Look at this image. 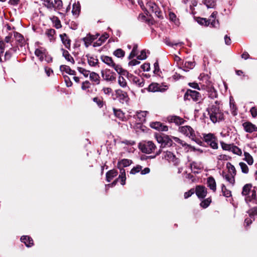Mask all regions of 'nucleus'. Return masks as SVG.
Segmentation results:
<instances>
[{
  "instance_id": "obj_1",
  "label": "nucleus",
  "mask_w": 257,
  "mask_h": 257,
  "mask_svg": "<svg viewBox=\"0 0 257 257\" xmlns=\"http://www.w3.org/2000/svg\"><path fill=\"white\" fill-rule=\"evenodd\" d=\"M219 103L218 101L215 100V104H212L210 107L207 108L210 119L213 123L219 122L224 119L223 113L219 108Z\"/></svg>"
},
{
  "instance_id": "obj_2",
  "label": "nucleus",
  "mask_w": 257,
  "mask_h": 257,
  "mask_svg": "<svg viewBox=\"0 0 257 257\" xmlns=\"http://www.w3.org/2000/svg\"><path fill=\"white\" fill-rule=\"evenodd\" d=\"M241 194L245 197L244 199L247 203H257L256 191L252 187L251 184H245L242 188Z\"/></svg>"
},
{
  "instance_id": "obj_3",
  "label": "nucleus",
  "mask_w": 257,
  "mask_h": 257,
  "mask_svg": "<svg viewBox=\"0 0 257 257\" xmlns=\"http://www.w3.org/2000/svg\"><path fill=\"white\" fill-rule=\"evenodd\" d=\"M138 3L143 10L147 11L148 13H154L158 18L161 17V12L158 6L154 2H147L146 7H145L142 0H138Z\"/></svg>"
},
{
  "instance_id": "obj_4",
  "label": "nucleus",
  "mask_w": 257,
  "mask_h": 257,
  "mask_svg": "<svg viewBox=\"0 0 257 257\" xmlns=\"http://www.w3.org/2000/svg\"><path fill=\"white\" fill-rule=\"evenodd\" d=\"M139 148L143 153L149 154L154 152L156 146L152 141H144L139 143Z\"/></svg>"
},
{
  "instance_id": "obj_5",
  "label": "nucleus",
  "mask_w": 257,
  "mask_h": 257,
  "mask_svg": "<svg viewBox=\"0 0 257 257\" xmlns=\"http://www.w3.org/2000/svg\"><path fill=\"white\" fill-rule=\"evenodd\" d=\"M43 5L50 10H60L62 7L61 0H41Z\"/></svg>"
},
{
  "instance_id": "obj_6",
  "label": "nucleus",
  "mask_w": 257,
  "mask_h": 257,
  "mask_svg": "<svg viewBox=\"0 0 257 257\" xmlns=\"http://www.w3.org/2000/svg\"><path fill=\"white\" fill-rule=\"evenodd\" d=\"M179 131L186 137L193 141H196V136L195 131L189 125H185L179 127Z\"/></svg>"
},
{
  "instance_id": "obj_7",
  "label": "nucleus",
  "mask_w": 257,
  "mask_h": 257,
  "mask_svg": "<svg viewBox=\"0 0 257 257\" xmlns=\"http://www.w3.org/2000/svg\"><path fill=\"white\" fill-rule=\"evenodd\" d=\"M35 54L41 61H45L50 63L52 61V58L47 54L46 49L42 47L36 49Z\"/></svg>"
},
{
  "instance_id": "obj_8",
  "label": "nucleus",
  "mask_w": 257,
  "mask_h": 257,
  "mask_svg": "<svg viewBox=\"0 0 257 257\" xmlns=\"http://www.w3.org/2000/svg\"><path fill=\"white\" fill-rule=\"evenodd\" d=\"M204 141L212 149H217L218 148L217 139L212 134H205L203 136Z\"/></svg>"
},
{
  "instance_id": "obj_9",
  "label": "nucleus",
  "mask_w": 257,
  "mask_h": 257,
  "mask_svg": "<svg viewBox=\"0 0 257 257\" xmlns=\"http://www.w3.org/2000/svg\"><path fill=\"white\" fill-rule=\"evenodd\" d=\"M167 85H160L157 83H152L149 85L148 90L151 92H164L168 89Z\"/></svg>"
},
{
  "instance_id": "obj_10",
  "label": "nucleus",
  "mask_w": 257,
  "mask_h": 257,
  "mask_svg": "<svg viewBox=\"0 0 257 257\" xmlns=\"http://www.w3.org/2000/svg\"><path fill=\"white\" fill-rule=\"evenodd\" d=\"M121 179V184L122 185H124L125 184V180H126V176H125V172L124 169H120V174L119 175L118 178L115 180L111 184H109L106 185V187H112L115 185V184L117 183L118 179Z\"/></svg>"
},
{
  "instance_id": "obj_11",
  "label": "nucleus",
  "mask_w": 257,
  "mask_h": 257,
  "mask_svg": "<svg viewBox=\"0 0 257 257\" xmlns=\"http://www.w3.org/2000/svg\"><path fill=\"white\" fill-rule=\"evenodd\" d=\"M195 192L198 198L202 199L206 196L207 191L205 187L199 185L196 187Z\"/></svg>"
},
{
  "instance_id": "obj_12",
  "label": "nucleus",
  "mask_w": 257,
  "mask_h": 257,
  "mask_svg": "<svg viewBox=\"0 0 257 257\" xmlns=\"http://www.w3.org/2000/svg\"><path fill=\"white\" fill-rule=\"evenodd\" d=\"M190 168L194 173H199L203 169V165L201 162H193L190 164Z\"/></svg>"
},
{
  "instance_id": "obj_13",
  "label": "nucleus",
  "mask_w": 257,
  "mask_h": 257,
  "mask_svg": "<svg viewBox=\"0 0 257 257\" xmlns=\"http://www.w3.org/2000/svg\"><path fill=\"white\" fill-rule=\"evenodd\" d=\"M103 78L107 81H112L115 79V74L110 71H101Z\"/></svg>"
},
{
  "instance_id": "obj_14",
  "label": "nucleus",
  "mask_w": 257,
  "mask_h": 257,
  "mask_svg": "<svg viewBox=\"0 0 257 257\" xmlns=\"http://www.w3.org/2000/svg\"><path fill=\"white\" fill-rule=\"evenodd\" d=\"M167 120L170 123H174L176 125H180L184 123V120L183 118L176 115H171L167 117Z\"/></svg>"
},
{
  "instance_id": "obj_15",
  "label": "nucleus",
  "mask_w": 257,
  "mask_h": 257,
  "mask_svg": "<svg viewBox=\"0 0 257 257\" xmlns=\"http://www.w3.org/2000/svg\"><path fill=\"white\" fill-rule=\"evenodd\" d=\"M190 96L194 101H198L201 97V95L199 92L191 90H188L185 94V96Z\"/></svg>"
},
{
  "instance_id": "obj_16",
  "label": "nucleus",
  "mask_w": 257,
  "mask_h": 257,
  "mask_svg": "<svg viewBox=\"0 0 257 257\" xmlns=\"http://www.w3.org/2000/svg\"><path fill=\"white\" fill-rule=\"evenodd\" d=\"M150 126L159 131H167L168 126L163 124L160 122H153L150 123Z\"/></svg>"
},
{
  "instance_id": "obj_17",
  "label": "nucleus",
  "mask_w": 257,
  "mask_h": 257,
  "mask_svg": "<svg viewBox=\"0 0 257 257\" xmlns=\"http://www.w3.org/2000/svg\"><path fill=\"white\" fill-rule=\"evenodd\" d=\"M172 138L175 142L180 144L183 147H185V149L187 150V151H195L196 150V149L194 147H193L189 145H188L185 142L180 140L179 138L175 137H172Z\"/></svg>"
},
{
  "instance_id": "obj_18",
  "label": "nucleus",
  "mask_w": 257,
  "mask_h": 257,
  "mask_svg": "<svg viewBox=\"0 0 257 257\" xmlns=\"http://www.w3.org/2000/svg\"><path fill=\"white\" fill-rule=\"evenodd\" d=\"M244 130L245 132L251 133L253 132L257 131V127L250 122H245L242 124Z\"/></svg>"
},
{
  "instance_id": "obj_19",
  "label": "nucleus",
  "mask_w": 257,
  "mask_h": 257,
  "mask_svg": "<svg viewBox=\"0 0 257 257\" xmlns=\"http://www.w3.org/2000/svg\"><path fill=\"white\" fill-rule=\"evenodd\" d=\"M156 139L157 142L161 144L162 145H171L172 141L169 139L168 136L162 137L161 136H156Z\"/></svg>"
},
{
  "instance_id": "obj_20",
  "label": "nucleus",
  "mask_w": 257,
  "mask_h": 257,
  "mask_svg": "<svg viewBox=\"0 0 257 257\" xmlns=\"http://www.w3.org/2000/svg\"><path fill=\"white\" fill-rule=\"evenodd\" d=\"M208 97L211 99H214L217 97V91L212 85H209L206 88Z\"/></svg>"
},
{
  "instance_id": "obj_21",
  "label": "nucleus",
  "mask_w": 257,
  "mask_h": 257,
  "mask_svg": "<svg viewBox=\"0 0 257 257\" xmlns=\"http://www.w3.org/2000/svg\"><path fill=\"white\" fill-rule=\"evenodd\" d=\"M60 37L62 41V43L65 46V48L70 49L71 47V40L67 36V35L64 33L60 35Z\"/></svg>"
},
{
  "instance_id": "obj_22",
  "label": "nucleus",
  "mask_w": 257,
  "mask_h": 257,
  "mask_svg": "<svg viewBox=\"0 0 257 257\" xmlns=\"http://www.w3.org/2000/svg\"><path fill=\"white\" fill-rule=\"evenodd\" d=\"M217 15V12H213L212 13L211 16H210L209 19L207 20L209 23V25H210L212 27H218V21H215L216 16Z\"/></svg>"
},
{
  "instance_id": "obj_23",
  "label": "nucleus",
  "mask_w": 257,
  "mask_h": 257,
  "mask_svg": "<svg viewBox=\"0 0 257 257\" xmlns=\"http://www.w3.org/2000/svg\"><path fill=\"white\" fill-rule=\"evenodd\" d=\"M207 186L213 192L216 190V184L214 178L213 177H209L207 178Z\"/></svg>"
},
{
  "instance_id": "obj_24",
  "label": "nucleus",
  "mask_w": 257,
  "mask_h": 257,
  "mask_svg": "<svg viewBox=\"0 0 257 257\" xmlns=\"http://www.w3.org/2000/svg\"><path fill=\"white\" fill-rule=\"evenodd\" d=\"M116 93L119 99L122 101V103L127 102L128 101L129 98L126 92L121 90H118L116 91Z\"/></svg>"
},
{
  "instance_id": "obj_25",
  "label": "nucleus",
  "mask_w": 257,
  "mask_h": 257,
  "mask_svg": "<svg viewBox=\"0 0 257 257\" xmlns=\"http://www.w3.org/2000/svg\"><path fill=\"white\" fill-rule=\"evenodd\" d=\"M164 158L169 162L177 163V159L175 156L170 151H166L164 152Z\"/></svg>"
},
{
  "instance_id": "obj_26",
  "label": "nucleus",
  "mask_w": 257,
  "mask_h": 257,
  "mask_svg": "<svg viewBox=\"0 0 257 257\" xmlns=\"http://www.w3.org/2000/svg\"><path fill=\"white\" fill-rule=\"evenodd\" d=\"M108 37L109 36L107 34H103L98 39V40L93 43V47H96L101 46L102 44V43H103L106 41V40L108 38Z\"/></svg>"
},
{
  "instance_id": "obj_27",
  "label": "nucleus",
  "mask_w": 257,
  "mask_h": 257,
  "mask_svg": "<svg viewBox=\"0 0 257 257\" xmlns=\"http://www.w3.org/2000/svg\"><path fill=\"white\" fill-rule=\"evenodd\" d=\"M87 61L89 65L91 66H95L98 63V59L96 56L94 55H87Z\"/></svg>"
},
{
  "instance_id": "obj_28",
  "label": "nucleus",
  "mask_w": 257,
  "mask_h": 257,
  "mask_svg": "<svg viewBox=\"0 0 257 257\" xmlns=\"http://www.w3.org/2000/svg\"><path fill=\"white\" fill-rule=\"evenodd\" d=\"M97 38L96 36L94 35H87L86 37L83 38V41L84 42L85 45L86 47H88L89 45H91L92 42Z\"/></svg>"
},
{
  "instance_id": "obj_29",
  "label": "nucleus",
  "mask_w": 257,
  "mask_h": 257,
  "mask_svg": "<svg viewBox=\"0 0 257 257\" xmlns=\"http://www.w3.org/2000/svg\"><path fill=\"white\" fill-rule=\"evenodd\" d=\"M101 60L103 62H104L109 67H111L112 66H114V62L111 57H108L107 56H102L101 57Z\"/></svg>"
},
{
  "instance_id": "obj_30",
  "label": "nucleus",
  "mask_w": 257,
  "mask_h": 257,
  "mask_svg": "<svg viewBox=\"0 0 257 257\" xmlns=\"http://www.w3.org/2000/svg\"><path fill=\"white\" fill-rule=\"evenodd\" d=\"M132 81L134 84L137 85L139 87H143L144 85V80L142 78H139L137 76H133Z\"/></svg>"
},
{
  "instance_id": "obj_31",
  "label": "nucleus",
  "mask_w": 257,
  "mask_h": 257,
  "mask_svg": "<svg viewBox=\"0 0 257 257\" xmlns=\"http://www.w3.org/2000/svg\"><path fill=\"white\" fill-rule=\"evenodd\" d=\"M22 242H24L27 247H30L33 244V239L28 236H23L21 238Z\"/></svg>"
},
{
  "instance_id": "obj_32",
  "label": "nucleus",
  "mask_w": 257,
  "mask_h": 257,
  "mask_svg": "<svg viewBox=\"0 0 257 257\" xmlns=\"http://www.w3.org/2000/svg\"><path fill=\"white\" fill-rule=\"evenodd\" d=\"M226 168L227 169L228 174L235 176L236 175V170L235 167L230 162L226 163Z\"/></svg>"
},
{
  "instance_id": "obj_33",
  "label": "nucleus",
  "mask_w": 257,
  "mask_h": 257,
  "mask_svg": "<svg viewBox=\"0 0 257 257\" xmlns=\"http://www.w3.org/2000/svg\"><path fill=\"white\" fill-rule=\"evenodd\" d=\"M89 78L91 81L94 82L96 84L100 83L99 75L95 72H91L89 75Z\"/></svg>"
},
{
  "instance_id": "obj_34",
  "label": "nucleus",
  "mask_w": 257,
  "mask_h": 257,
  "mask_svg": "<svg viewBox=\"0 0 257 257\" xmlns=\"http://www.w3.org/2000/svg\"><path fill=\"white\" fill-rule=\"evenodd\" d=\"M223 178L231 186H233L235 184V176L227 174H223Z\"/></svg>"
},
{
  "instance_id": "obj_35",
  "label": "nucleus",
  "mask_w": 257,
  "mask_h": 257,
  "mask_svg": "<svg viewBox=\"0 0 257 257\" xmlns=\"http://www.w3.org/2000/svg\"><path fill=\"white\" fill-rule=\"evenodd\" d=\"M60 69L61 71L65 72L69 75H74L76 73L74 70H72L69 66L67 65H61L60 67Z\"/></svg>"
},
{
  "instance_id": "obj_36",
  "label": "nucleus",
  "mask_w": 257,
  "mask_h": 257,
  "mask_svg": "<svg viewBox=\"0 0 257 257\" xmlns=\"http://www.w3.org/2000/svg\"><path fill=\"white\" fill-rule=\"evenodd\" d=\"M117 175V172L115 170H111L107 172L106 174V181L108 182H110V181L116 175Z\"/></svg>"
},
{
  "instance_id": "obj_37",
  "label": "nucleus",
  "mask_w": 257,
  "mask_h": 257,
  "mask_svg": "<svg viewBox=\"0 0 257 257\" xmlns=\"http://www.w3.org/2000/svg\"><path fill=\"white\" fill-rule=\"evenodd\" d=\"M63 52V57L67 60L68 62H70L71 64H74L75 63V61L73 58L70 55L69 52L64 50V49H61Z\"/></svg>"
},
{
  "instance_id": "obj_38",
  "label": "nucleus",
  "mask_w": 257,
  "mask_h": 257,
  "mask_svg": "<svg viewBox=\"0 0 257 257\" xmlns=\"http://www.w3.org/2000/svg\"><path fill=\"white\" fill-rule=\"evenodd\" d=\"M148 113V112L147 111H141L137 113V116L141 122H143L145 121L146 117Z\"/></svg>"
},
{
  "instance_id": "obj_39",
  "label": "nucleus",
  "mask_w": 257,
  "mask_h": 257,
  "mask_svg": "<svg viewBox=\"0 0 257 257\" xmlns=\"http://www.w3.org/2000/svg\"><path fill=\"white\" fill-rule=\"evenodd\" d=\"M244 158L243 160L247 162L249 165H252L253 163L252 157L247 152L244 153Z\"/></svg>"
},
{
  "instance_id": "obj_40",
  "label": "nucleus",
  "mask_w": 257,
  "mask_h": 257,
  "mask_svg": "<svg viewBox=\"0 0 257 257\" xmlns=\"http://www.w3.org/2000/svg\"><path fill=\"white\" fill-rule=\"evenodd\" d=\"M111 67L114 68L118 74L123 75H125L126 73L128 74L126 71L123 70L120 65H117L115 63H114V66H112Z\"/></svg>"
},
{
  "instance_id": "obj_41",
  "label": "nucleus",
  "mask_w": 257,
  "mask_h": 257,
  "mask_svg": "<svg viewBox=\"0 0 257 257\" xmlns=\"http://www.w3.org/2000/svg\"><path fill=\"white\" fill-rule=\"evenodd\" d=\"M80 11V6L79 4L75 3L73 5L72 13L73 15L75 16H77Z\"/></svg>"
},
{
  "instance_id": "obj_42",
  "label": "nucleus",
  "mask_w": 257,
  "mask_h": 257,
  "mask_svg": "<svg viewBox=\"0 0 257 257\" xmlns=\"http://www.w3.org/2000/svg\"><path fill=\"white\" fill-rule=\"evenodd\" d=\"M132 164V161L128 159H122L118 162V167H125L130 166Z\"/></svg>"
},
{
  "instance_id": "obj_43",
  "label": "nucleus",
  "mask_w": 257,
  "mask_h": 257,
  "mask_svg": "<svg viewBox=\"0 0 257 257\" xmlns=\"http://www.w3.org/2000/svg\"><path fill=\"white\" fill-rule=\"evenodd\" d=\"M55 34V30L54 29H50L46 31V35L48 37L50 41H52L54 39V35Z\"/></svg>"
},
{
  "instance_id": "obj_44",
  "label": "nucleus",
  "mask_w": 257,
  "mask_h": 257,
  "mask_svg": "<svg viewBox=\"0 0 257 257\" xmlns=\"http://www.w3.org/2000/svg\"><path fill=\"white\" fill-rule=\"evenodd\" d=\"M203 3L208 9L214 8L216 5L215 0H204Z\"/></svg>"
},
{
  "instance_id": "obj_45",
  "label": "nucleus",
  "mask_w": 257,
  "mask_h": 257,
  "mask_svg": "<svg viewBox=\"0 0 257 257\" xmlns=\"http://www.w3.org/2000/svg\"><path fill=\"white\" fill-rule=\"evenodd\" d=\"M113 55L117 58H123L125 52L121 49H117L113 52Z\"/></svg>"
},
{
  "instance_id": "obj_46",
  "label": "nucleus",
  "mask_w": 257,
  "mask_h": 257,
  "mask_svg": "<svg viewBox=\"0 0 257 257\" xmlns=\"http://www.w3.org/2000/svg\"><path fill=\"white\" fill-rule=\"evenodd\" d=\"M221 148L223 150L230 151L233 144H228L223 141L220 142Z\"/></svg>"
},
{
  "instance_id": "obj_47",
  "label": "nucleus",
  "mask_w": 257,
  "mask_h": 257,
  "mask_svg": "<svg viewBox=\"0 0 257 257\" xmlns=\"http://www.w3.org/2000/svg\"><path fill=\"white\" fill-rule=\"evenodd\" d=\"M239 165L241 169V172L244 174H247L249 172V169L247 165L243 162H240Z\"/></svg>"
},
{
  "instance_id": "obj_48",
  "label": "nucleus",
  "mask_w": 257,
  "mask_h": 257,
  "mask_svg": "<svg viewBox=\"0 0 257 257\" xmlns=\"http://www.w3.org/2000/svg\"><path fill=\"white\" fill-rule=\"evenodd\" d=\"M138 54V46L137 45H135L133 47V50L131 53L130 54L128 59H131L134 58L135 56H137Z\"/></svg>"
},
{
  "instance_id": "obj_49",
  "label": "nucleus",
  "mask_w": 257,
  "mask_h": 257,
  "mask_svg": "<svg viewBox=\"0 0 257 257\" xmlns=\"http://www.w3.org/2000/svg\"><path fill=\"white\" fill-rule=\"evenodd\" d=\"M51 20L56 28L59 29L61 27L60 21L57 17H53L51 18Z\"/></svg>"
},
{
  "instance_id": "obj_50",
  "label": "nucleus",
  "mask_w": 257,
  "mask_h": 257,
  "mask_svg": "<svg viewBox=\"0 0 257 257\" xmlns=\"http://www.w3.org/2000/svg\"><path fill=\"white\" fill-rule=\"evenodd\" d=\"M234 154L238 155V156H241L242 155V151L240 149H239L238 147L232 145L231 147V151Z\"/></svg>"
},
{
  "instance_id": "obj_51",
  "label": "nucleus",
  "mask_w": 257,
  "mask_h": 257,
  "mask_svg": "<svg viewBox=\"0 0 257 257\" xmlns=\"http://www.w3.org/2000/svg\"><path fill=\"white\" fill-rule=\"evenodd\" d=\"M221 190L223 193V195L226 197H229L231 196V191L226 189L225 186L224 185H222L221 186Z\"/></svg>"
},
{
  "instance_id": "obj_52",
  "label": "nucleus",
  "mask_w": 257,
  "mask_h": 257,
  "mask_svg": "<svg viewBox=\"0 0 257 257\" xmlns=\"http://www.w3.org/2000/svg\"><path fill=\"white\" fill-rule=\"evenodd\" d=\"M77 70L80 73L83 74L85 77H87L91 73L89 72V71L85 69L82 67H78Z\"/></svg>"
},
{
  "instance_id": "obj_53",
  "label": "nucleus",
  "mask_w": 257,
  "mask_h": 257,
  "mask_svg": "<svg viewBox=\"0 0 257 257\" xmlns=\"http://www.w3.org/2000/svg\"><path fill=\"white\" fill-rule=\"evenodd\" d=\"M118 82L119 85L124 88L127 86V83L125 79L122 76H119L118 78Z\"/></svg>"
},
{
  "instance_id": "obj_54",
  "label": "nucleus",
  "mask_w": 257,
  "mask_h": 257,
  "mask_svg": "<svg viewBox=\"0 0 257 257\" xmlns=\"http://www.w3.org/2000/svg\"><path fill=\"white\" fill-rule=\"evenodd\" d=\"M114 113L116 117L120 119L123 120L124 117V113L120 110H116L114 109Z\"/></svg>"
},
{
  "instance_id": "obj_55",
  "label": "nucleus",
  "mask_w": 257,
  "mask_h": 257,
  "mask_svg": "<svg viewBox=\"0 0 257 257\" xmlns=\"http://www.w3.org/2000/svg\"><path fill=\"white\" fill-rule=\"evenodd\" d=\"M211 201V199L210 198H208L201 202L200 206L204 208H207L209 205Z\"/></svg>"
},
{
  "instance_id": "obj_56",
  "label": "nucleus",
  "mask_w": 257,
  "mask_h": 257,
  "mask_svg": "<svg viewBox=\"0 0 257 257\" xmlns=\"http://www.w3.org/2000/svg\"><path fill=\"white\" fill-rule=\"evenodd\" d=\"M248 213L251 218H252L253 216L257 215V206L254 207L249 210Z\"/></svg>"
},
{
  "instance_id": "obj_57",
  "label": "nucleus",
  "mask_w": 257,
  "mask_h": 257,
  "mask_svg": "<svg viewBox=\"0 0 257 257\" xmlns=\"http://www.w3.org/2000/svg\"><path fill=\"white\" fill-rule=\"evenodd\" d=\"M142 167L140 165H137L136 167H134L131 171L130 173L132 174H136V173L139 172L142 170Z\"/></svg>"
},
{
  "instance_id": "obj_58",
  "label": "nucleus",
  "mask_w": 257,
  "mask_h": 257,
  "mask_svg": "<svg viewBox=\"0 0 257 257\" xmlns=\"http://www.w3.org/2000/svg\"><path fill=\"white\" fill-rule=\"evenodd\" d=\"M230 159V157L224 154L219 155L217 157V159L218 161H227Z\"/></svg>"
},
{
  "instance_id": "obj_59",
  "label": "nucleus",
  "mask_w": 257,
  "mask_h": 257,
  "mask_svg": "<svg viewBox=\"0 0 257 257\" xmlns=\"http://www.w3.org/2000/svg\"><path fill=\"white\" fill-rule=\"evenodd\" d=\"M138 59L143 60L147 58L146 52L145 50L141 51L140 54L137 57Z\"/></svg>"
},
{
  "instance_id": "obj_60",
  "label": "nucleus",
  "mask_w": 257,
  "mask_h": 257,
  "mask_svg": "<svg viewBox=\"0 0 257 257\" xmlns=\"http://www.w3.org/2000/svg\"><path fill=\"white\" fill-rule=\"evenodd\" d=\"M90 87V83L88 81H85L82 82L81 85V89L83 90H86Z\"/></svg>"
},
{
  "instance_id": "obj_61",
  "label": "nucleus",
  "mask_w": 257,
  "mask_h": 257,
  "mask_svg": "<svg viewBox=\"0 0 257 257\" xmlns=\"http://www.w3.org/2000/svg\"><path fill=\"white\" fill-rule=\"evenodd\" d=\"M184 66L187 68L192 69L195 66V63L193 61H186L184 63Z\"/></svg>"
},
{
  "instance_id": "obj_62",
  "label": "nucleus",
  "mask_w": 257,
  "mask_h": 257,
  "mask_svg": "<svg viewBox=\"0 0 257 257\" xmlns=\"http://www.w3.org/2000/svg\"><path fill=\"white\" fill-rule=\"evenodd\" d=\"M93 100L98 105L99 107H100L102 106L103 103L101 98L96 97L93 98Z\"/></svg>"
},
{
  "instance_id": "obj_63",
  "label": "nucleus",
  "mask_w": 257,
  "mask_h": 257,
  "mask_svg": "<svg viewBox=\"0 0 257 257\" xmlns=\"http://www.w3.org/2000/svg\"><path fill=\"white\" fill-rule=\"evenodd\" d=\"M64 80L66 83V85L67 87H70L72 85V82L70 80V78L67 75H64Z\"/></svg>"
},
{
  "instance_id": "obj_64",
  "label": "nucleus",
  "mask_w": 257,
  "mask_h": 257,
  "mask_svg": "<svg viewBox=\"0 0 257 257\" xmlns=\"http://www.w3.org/2000/svg\"><path fill=\"white\" fill-rule=\"evenodd\" d=\"M250 112L252 116L255 117L257 116V107L255 106L251 107Z\"/></svg>"
}]
</instances>
